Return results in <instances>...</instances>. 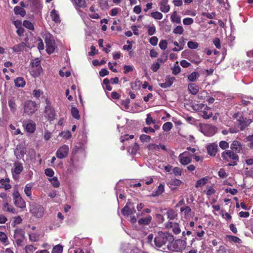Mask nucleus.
Masks as SVG:
<instances>
[{"label":"nucleus","instance_id":"obj_62","mask_svg":"<svg viewBox=\"0 0 253 253\" xmlns=\"http://www.w3.org/2000/svg\"><path fill=\"white\" fill-rule=\"evenodd\" d=\"M99 3L102 9L108 8V3L106 0H100Z\"/></svg>","mask_w":253,"mask_h":253},{"label":"nucleus","instance_id":"obj_32","mask_svg":"<svg viewBox=\"0 0 253 253\" xmlns=\"http://www.w3.org/2000/svg\"><path fill=\"white\" fill-rule=\"evenodd\" d=\"M178 64V62H176L172 68V74L175 75L178 74L181 71V68Z\"/></svg>","mask_w":253,"mask_h":253},{"label":"nucleus","instance_id":"obj_24","mask_svg":"<svg viewBox=\"0 0 253 253\" xmlns=\"http://www.w3.org/2000/svg\"><path fill=\"white\" fill-rule=\"evenodd\" d=\"M25 129L29 133H33L36 129V124L34 123H30L25 126Z\"/></svg>","mask_w":253,"mask_h":253},{"label":"nucleus","instance_id":"obj_7","mask_svg":"<svg viewBox=\"0 0 253 253\" xmlns=\"http://www.w3.org/2000/svg\"><path fill=\"white\" fill-rule=\"evenodd\" d=\"M30 211L36 217L41 218L43 215L44 209L41 205L33 204L31 206Z\"/></svg>","mask_w":253,"mask_h":253},{"label":"nucleus","instance_id":"obj_25","mask_svg":"<svg viewBox=\"0 0 253 253\" xmlns=\"http://www.w3.org/2000/svg\"><path fill=\"white\" fill-rule=\"evenodd\" d=\"M200 74L197 72H193L188 76V80L191 82H194L199 77Z\"/></svg>","mask_w":253,"mask_h":253},{"label":"nucleus","instance_id":"obj_16","mask_svg":"<svg viewBox=\"0 0 253 253\" xmlns=\"http://www.w3.org/2000/svg\"><path fill=\"white\" fill-rule=\"evenodd\" d=\"M207 149L209 155L214 156L217 152V145L214 143L211 144L207 146Z\"/></svg>","mask_w":253,"mask_h":253},{"label":"nucleus","instance_id":"obj_15","mask_svg":"<svg viewBox=\"0 0 253 253\" xmlns=\"http://www.w3.org/2000/svg\"><path fill=\"white\" fill-rule=\"evenodd\" d=\"M239 122V126L241 130L244 129L247 126H249L252 122V120L242 118L238 120Z\"/></svg>","mask_w":253,"mask_h":253},{"label":"nucleus","instance_id":"obj_5","mask_svg":"<svg viewBox=\"0 0 253 253\" xmlns=\"http://www.w3.org/2000/svg\"><path fill=\"white\" fill-rule=\"evenodd\" d=\"M23 108L24 113L31 115L37 110L38 106L35 102L28 100L24 102Z\"/></svg>","mask_w":253,"mask_h":253},{"label":"nucleus","instance_id":"obj_17","mask_svg":"<svg viewBox=\"0 0 253 253\" xmlns=\"http://www.w3.org/2000/svg\"><path fill=\"white\" fill-rule=\"evenodd\" d=\"M152 217L151 215H147L146 217L140 218L138 220V223L140 225H148L152 221Z\"/></svg>","mask_w":253,"mask_h":253},{"label":"nucleus","instance_id":"obj_60","mask_svg":"<svg viewBox=\"0 0 253 253\" xmlns=\"http://www.w3.org/2000/svg\"><path fill=\"white\" fill-rule=\"evenodd\" d=\"M218 173L219 176L221 178H225L227 176V174L223 169H220Z\"/></svg>","mask_w":253,"mask_h":253},{"label":"nucleus","instance_id":"obj_56","mask_svg":"<svg viewBox=\"0 0 253 253\" xmlns=\"http://www.w3.org/2000/svg\"><path fill=\"white\" fill-rule=\"evenodd\" d=\"M201 115L204 119H208L211 117L212 114L211 112H208L206 111H203L201 113Z\"/></svg>","mask_w":253,"mask_h":253},{"label":"nucleus","instance_id":"obj_1","mask_svg":"<svg viewBox=\"0 0 253 253\" xmlns=\"http://www.w3.org/2000/svg\"><path fill=\"white\" fill-rule=\"evenodd\" d=\"M173 236L169 233L159 232L154 239V242L156 247L160 248L167 243H170L173 241Z\"/></svg>","mask_w":253,"mask_h":253},{"label":"nucleus","instance_id":"obj_47","mask_svg":"<svg viewBox=\"0 0 253 253\" xmlns=\"http://www.w3.org/2000/svg\"><path fill=\"white\" fill-rule=\"evenodd\" d=\"M44 173L49 178H51L53 177L54 172L51 169L47 168L44 170Z\"/></svg>","mask_w":253,"mask_h":253},{"label":"nucleus","instance_id":"obj_28","mask_svg":"<svg viewBox=\"0 0 253 253\" xmlns=\"http://www.w3.org/2000/svg\"><path fill=\"white\" fill-rule=\"evenodd\" d=\"M191 211V208L189 206L182 207L180 209V211L183 213L186 218H187L189 216Z\"/></svg>","mask_w":253,"mask_h":253},{"label":"nucleus","instance_id":"obj_39","mask_svg":"<svg viewBox=\"0 0 253 253\" xmlns=\"http://www.w3.org/2000/svg\"><path fill=\"white\" fill-rule=\"evenodd\" d=\"M148 34L149 36H152L156 33V28L154 24L152 25L147 26Z\"/></svg>","mask_w":253,"mask_h":253},{"label":"nucleus","instance_id":"obj_23","mask_svg":"<svg viewBox=\"0 0 253 253\" xmlns=\"http://www.w3.org/2000/svg\"><path fill=\"white\" fill-rule=\"evenodd\" d=\"M171 21L173 23L179 24L181 23V18L177 15L176 11H174L170 16Z\"/></svg>","mask_w":253,"mask_h":253},{"label":"nucleus","instance_id":"obj_20","mask_svg":"<svg viewBox=\"0 0 253 253\" xmlns=\"http://www.w3.org/2000/svg\"><path fill=\"white\" fill-rule=\"evenodd\" d=\"M130 205H131V203L128 202L126 203V205L123 209L122 213L124 215L128 216L129 215H130L132 214V210L130 207Z\"/></svg>","mask_w":253,"mask_h":253},{"label":"nucleus","instance_id":"obj_12","mask_svg":"<svg viewBox=\"0 0 253 253\" xmlns=\"http://www.w3.org/2000/svg\"><path fill=\"white\" fill-rule=\"evenodd\" d=\"M166 227L168 228H171L172 231L175 234H178L180 233L181 230L178 223L173 222H168L166 223Z\"/></svg>","mask_w":253,"mask_h":253},{"label":"nucleus","instance_id":"obj_64","mask_svg":"<svg viewBox=\"0 0 253 253\" xmlns=\"http://www.w3.org/2000/svg\"><path fill=\"white\" fill-rule=\"evenodd\" d=\"M42 93L43 92L40 90L35 89L33 91V95L37 98H38Z\"/></svg>","mask_w":253,"mask_h":253},{"label":"nucleus","instance_id":"obj_30","mask_svg":"<svg viewBox=\"0 0 253 253\" xmlns=\"http://www.w3.org/2000/svg\"><path fill=\"white\" fill-rule=\"evenodd\" d=\"M148 150L153 152L159 151V145L155 144H150L147 147Z\"/></svg>","mask_w":253,"mask_h":253},{"label":"nucleus","instance_id":"obj_44","mask_svg":"<svg viewBox=\"0 0 253 253\" xmlns=\"http://www.w3.org/2000/svg\"><path fill=\"white\" fill-rule=\"evenodd\" d=\"M25 85V81L23 78H17V87H23Z\"/></svg>","mask_w":253,"mask_h":253},{"label":"nucleus","instance_id":"obj_61","mask_svg":"<svg viewBox=\"0 0 253 253\" xmlns=\"http://www.w3.org/2000/svg\"><path fill=\"white\" fill-rule=\"evenodd\" d=\"M149 42L152 45L155 46L157 44L158 39L157 37L154 36L150 38Z\"/></svg>","mask_w":253,"mask_h":253},{"label":"nucleus","instance_id":"obj_33","mask_svg":"<svg viewBox=\"0 0 253 253\" xmlns=\"http://www.w3.org/2000/svg\"><path fill=\"white\" fill-rule=\"evenodd\" d=\"M8 105L11 110L14 112L15 111V99L14 97H12L8 101Z\"/></svg>","mask_w":253,"mask_h":253},{"label":"nucleus","instance_id":"obj_50","mask_svg":"<svg viewBox=\"0 0 253 253\" xmlns=\"http://www.w3.org/2000/svg\"><path fill=\"white\" fill-rule=\"evenodd\" d=\"M139 138L142 142H149L151 140V137L146 134L141 135Z\"/></svg>","mask_w":253,"mask_h":253},{"label":"nucleus","instance_id":"obj_57","mask_svg":"<svg viewBox=\"0 0 253 253\" xmlns=\"http://www.w3.org/2000/svg\"><path fill=\"white\" fill-rule=\"evenodd\" d=\"M167 42L165 40H161L159 43V46L163 50H165L167 48Z\"/></svg>","mask_w":253,"mask_h":253},{"label":"nucleus","instance_id":"obj_41","mask_svg":"<svg viewBox=\"0 0 253 253\" xmlns=\"http://www.w3.org/2000/svg\"><path fill=\"white\" fill-rule=\"evenodd\" d=\"M172 127V124L171 122L165 123L163 126V129L165 131H168L171 129Z\"/></svg>","mask_w":253,"mask_h":253},{"label":"nucleus","instance_id":"obj_6","mask_svg":"<svg viewBox=\"0 0 253 253\" xmlns=\"http://www.w3.org/2000/svg\"><path fill=\"white\" fill-rule=\"evenodd\" d=\"M44 40L46 43V51L48 54L53 53L55 49V43L52 39L50 34H47L44 35Z\"/></svg>","mask_w":253,"mask_h":253},{"label":"nucleus","instance_id":"obj_42","mask_svg":"<svg viewBox=\"0 0 253 253\" xmlns=\"http://www.w3.org/2000/svg\"><path fill=\"white\" fill-rule=\"evenodd\" d=\"M23 26L29 30H33L34 28L33 23L28 20L23 21Z\"/></svg>","mask_w":253,"mask_h":253},{"label":"nucleus","instance_id":"obj_49","mask_svg":"<svg viewBox=\"0 0 253 253\" xmlns=\"http://www.w3.org/2000/svg\"><path fill=\"white\" fill-rule=\"evenodd\" d=\"M172 171L176 176H180L182 174V169L179 167H174L172 169Z\"/></svg>","mask_w":253,"mask_h":253},{"label":"nucleus","instance_id":"obj_48","mask_svg":"<svg viewBox=\"0 0 253 253\" xmlns=\"http://www.w3.org/2000/svg\"><path fill=\"white\" fill-rule=\"evenodd\" d=\"M25 249L26 253H33L37 248L32 245H28L25 247Z\"/></svg>","mask_w":253,"mask_h":253},{"label":"nucleus","instance_id":"obj_21","mask_svg":"<svg viewBox=\"0 0 253 253\" xmlns=\"http://www.w3.org/2000/svg\"><path fill=\"white\" fill-rule=\"evenodd\" d=\"M20 6H17V15L19 14L22 17H24L26 15V11L24 9V7L26 6V4L23 1L20 3Z\"/></svg>","mask_w":253,"mask_h":253},{"label":"nucleus","instance_id":"obj_58","mask_svg":"<svg viewBox=\"0 0 253 253\" xmlns=\"http://www.w3.org/2000/svg\"><path fill=\"white\" fill-rule=\"evenodd\" d=\"M134 138L133 135H126L125 136H122L121 137V141L122 142H124L125 141H126L129 140V139H133Z\"/></svg>","mask_w":253,"mask_h":253},{"label":"nucleus","instance_id":"obj_52","mask_svg":"<svg viewBox=\"0 0 253 253\" xmlns=\"http://www.w3.org/2000/svg\"><path fill=\"white\" fill-rule=\"evenodd\" d=\"M227 238L229 240L232 241L234 243H240L241 241V239L237 237L234 236H227Z\"/></svg>","mask_w":253,"mask_h":253},{"label":"nucleus","instance_id":"obj_59","mask_svg":"<svg viewBox=\"0 0 253 253\" xmlns=\"http://www.w3.org/2000/svg\"><path fill=\"white\" fill-rule=\"evenodd\" d=\"M3 209L4 211L12 212H14V211L15 210L14 208H11V207H10L9 205L7 203L4 204Z\"/></svg>","mask_w":253,"mask_h":253},{"label":"nucleus","instance_id":"obj_53","mask_svg":"<svg viewBox=\"0 0 253 253\" xmlns=\"http://www.w3.org/2000/svg\"><path fill=\"white\" fill-rule=\"evenodd\" d=\"M175 80L174 77H171L169 76H168L166 78V82L167 84V85L170 86L173 83L174 80Z\"/></svg>","mask_w":253,"mask_h":253},{"label":"nucleus","instance_id":"obj_18","mask_svg":"<svg viewBox=\"0 0 253 253\" xmlns=\"http://www.w3.org/2000/svg\"><path fill=\"white\" fill-rule=\"evenodd\" d=\"M17 207H19L21 209L22 211L26 209V203L24 200L20 196L19 194L17 192Z\"/></svg>","mask_w":253,"mask_h":253},{"label":"nucleus","instance_id":"obj_4","mask_svg":"<svg viewBox=\"0 0 253 253\" xmlns=\"http://www.w3.org/2000/svg\"><path fill=\"white\" fill-rule=\"evenodd\" d=\"M40 63L41 61L39 58H36L31 62V74L34 77H38L42 71Z\"/></svg>","mask_w":253,"mask_h":253},{"label":"nucleus","instance_id":"obj_19","mask_svg":"<svg viewBox=\"0 0 253 253\" xmlns=\"http://www.w3.org/2000/svg\"><path fill=\"white\" fill-rule=\"evenodd\" d=\"M188 88L189 92L193 95H196L199 90L198 85L194 83L188 84Z\"/></svg>","mask_w":253,"mask_h":253},{"label":"nucleus","instance_id":"obj_55","mask_svg":"<svg viewBox=\"0 0 253 253\" xmlns=\"http://www.w3.org/2000/svg\"><path fill=\"white\" fill-rule=\"evenodd\" d=\"M30 240L31 241L35 242L39 238V235L36 233H31L29 235Z\"/></svg>","mask_w":253,"mask_h":253},{"label":"nucleus","instance_id":"obj_11","mask_svg":"<svg viewBox=\"0 0 253 253\" xmlns=\"http://www.w3.org/2000/svg\"><path fill=\"white\" fill-rule=\"evenodd\" d=\"M169 0H158L160 10L164 13H168L170 10V6L168 3Z\"/></svg>","mask_w":253,"mask_h":253},{"label":"nucleus","instance_id":"obj_54","mask_svg":"<svg viewBox=\"0 0 253 253\" xmlns=\"http://www.w3.org/2000/svg\"><path fill=\"white\" fill-rule=\"evenodd\" d=\"M219 145L222 149H225L229 147V144L226 141H221L219 142Z\"/></svg>","mask_w":253,"mask_h":253},{"label":"nucleus","instance_id":"obj_37","mask_svg":"<svg viewBox=\"0 0 253 253\" xmlns=\"http://www.w3.org/2000/svg\"><path fill=\"white\" fill-rule=\"evenodd\" d=\"M63 247L60 245H57L53 247L52 253H62Z\"/></svg>","mask_w":253,"mask_h":253},{"label":"nucleus","instance_id":"obj_14","mask_svg":"<svg viewBox=\"0 0 253 253\" xmlns=\"http://www.w3.org/2000/svg\"><path fill=\"white\" fill-rule=\"evenodd\" d=\"M182 181L178 179L173 178L171 179L169 182L168 185L171 190H174L176 189L177 186L180 185Z\"/></svg>","mask_w":253,"mask_h":253},{"label":"nucleus","instance_id":"obj_2","mask_svg":"<svg viewBox=\"0 0 253 253\" xmlns=\"http://www.w3.org/2000/svg\"><path fill=\"white\" fill-rule=\"evenodd\" d=\"M221 157L224 160L230 162L228 164L230 166H236L239 161L238 156L230 150H227L222 152Z\"/></svg>","mask_w":253,"mask_h":253},{"label":"nucleus","instance_id":"obj_8","mask_svg":"<svg viewBox=\"0 0 253 253\" xmlns=\"http://www.w3.org/2000/svg\"><path fill=\"white\" fill-rule=\"evenodd\" d=\"M192 155L187 151L180 154L178 156L179 163L183 166L188 165L192 161Z\"/></svg>","mask_w":253,"mask_h":253},{"label":"nucleus","instance_id":"obj_36","mask_svg":"<svg viewBox=\"0 0 253 253\" xmlns=\"http://www.w3.org/2000/svg\"><path fill=\"white\" fill-rule=\"evenodd\" d=\"M71 114L72 116L76 119H80V115L79 113L78 110L75 108V107H72L71 108Z\"/></svg>","mask_w":253,"mask_h":253},{"label":"nucleus","instance_id":"obj_43","mask_svg":"<svg viewBox=\"0 0 253 253\" xmlns=\"http://www.w3.org/2000/svg\"><path fill=\"white\" fill-rule=\"evenodd\" d=\"M183 31V28L181 26H177L173 30V33L179 35H181Z\"/></svg>","mask_w":253,"mask_h":253},{"label":"nucleus","instance_id":"obj_27","mask_svg":"<svg viewBox=\"0 0 253 253\" xmlns=\"http://www.w3.org/2000/svg\"><path fill=\"white\" fill-rule=\"evenodd\" d=\"M48 180L50 182L53 186L55 188L58 187L60 185V182L57 177L56 176L48 178Z\"/></svg>","mask_w":253,"mask_h":253},{"label":"nucleus","instance_id":"obj_3","mask_svg":"<svg viewBox=\"0 0 253 253\" xmlns=\"http://www.w3.org/2000/svg\"><path fill=\"white\" fill-rule=\"evenodd\" d=\"M46 105L43 113L44 117L49 121H53L55 117L56 113L54 108L51 106L50 102L46 99Z\"/></svg>","mask_w":253,"mask_h":253},{"label":"nucleus","instance_id":"obj_35","mask_svg":"<svg viewBox=\"0 0 253 253\" xmlns=\"http://www.w3.org/2000/svg\"><path fill=\"white\" fill-rule=\"evenodd\" d=\"M165 190V186L163 184H160L157 190L155 192V196H159L161 195L164 192Z\"/></svg>","mask_w":253,"mask_h":253},{"label":"nucleus","instance_id":"obj_31","mask_svg":"<svg viewBox=\"0 0 253 253\" xmlns=\"http://www.w3.org/2000/svg\"><path fill=\"white\" fill-rule=\"evenodd\" d=\"M151 16L156 20H161L163 17L162 13L159 11L152 12Z\"/></svg>","mask_w":253,"mask_h":253},{"label":"nucleus","instance_id":"obj_45","mask_svg":"<svg viewBox=\"0 0 253 253\" xmlns=\"http://www.w3.org/2000/svg\"><path fill=\"white\" fill-rule=\"evenodd\" d=\"M76 5L80 7H84L85 6L84 0H72Z\"/></svg>","mask_w":253,"mask_h":253},{"label":"nucleus","instance_id":"obj_51","mask_svg":"<svg viewBox=\"0 0 253 253\" xmlns=\"http://www.w3.org/2000/svg\"><path fill=\"white\" fill-rule=\"evenodd\" d=\"M194 20L191 18H185L183 20V23L185 25H190L193 24Z\"/></svg>","mask_w":253,"mask_h":253},{"label":"nucleus","instance_id":"obj_29","mask_svg":"<svg viewBox=\"0 0 253 253\" xmlns=\"http://www.w3.org/2000/svg\"><path fill=\"white\" fill-rule=\"evenodd\" d=\"M33 188V184L28 183L26 184L24 189V192L28 197H30L31 195V190Z\"/></svg>","mask_w":253,"mask_h":253},{"label":"nucleus","instance_id":"obj_46","mask_svg":"<svg viewBox=\"0 0 253 253\" xmlns=\"http://www.w3.org/2000/svg\"><path fill=\"white\" fill-rule=\"evenodd\" d=\"M188 47L191 49H196L198 47L199 44L197 42L189 41L187 43Z\"/></svg>","mask_w":253,"mask_h":253},{"label":"nucleus","instance_id":"obj_22","mask_svg":"<svg viewBox=\"0 0 253 253\" xmlns=\"http://www.w3.org/2000/svg\"><path fill=\"white\" fill-rule=\"evenodd\" d=\"M50 16L52 20L55 23H60V19L59 13L55 9L52 10L50 12Z\"/></svg>","mask_w":253,"mask_h":253},{"label":"nucleus","instance_id":"obj_63","mask_svg":"<svg viewBox=\"0 0 253 253\" xmlns=\"http://www.w3.org/2000/svg\"><path fill=\"white\" fill-rule=\"evenodd\" d=\"M124 69H125V73L127 74L128 72H130L132 71H133V67L131 65H125L124 66Z\"/></svg>","mask_w":253,"mask_h":253},{"label":"nucleus","instance_id":"obj_38","mask_svg":"<svg viewBox=\"0 0 253 253\" xmlns=\"http://www.w3.org/2000/svg\"><path fill=\"white\" fill-rule=\"evenodd\" d=\"M168 218L169 219H174L177 216V214L173 210L169 211L167 213Z\"/></svg>","mask_w":253,"mask_h":253},{"label":"nucleus","instance_id":"obj_13","mask_svg":"<svg viewBox=\"0 0 253 253\" xmlns=\"http://www.w3.org/2000/svg\"><path fill=\"white\" fill-rule=\"evenodd\" d=\"M230 148L232 151H235L236 153H240L242 149V145L239 141L234 140L231 144Z\"/></svg>","mask_w":253,"mask_h":253},{"label":"nucleus","instance_id":"obj_9","mask_svg":"<svg viewBox=\"0 0 253 253\" xmlns=\"http://www.w3.org/2000/svg\"><path fill=\"white\" fill-rule=\"evenodd\" d=\"M170 250L173 252H179L185 248V243L181 240H178L174 242H170Z\"/></svg>","mask_w":253,"mask_h":253},{"label":"nucleus","instance_id":"obj_34","mask_svg":"<svg viewBox=\"0 0 253 253\" xmlns=\"http://www.w3.org/2000/svg\"><path fill=\"white\" fill-rule=\"evenodd\" d=\"M59 135L66 140L69 139L72 136L71 133L69 131H62L59 133Z\"/></svg>","mask_w":253,"mask_h":253},{"label":"nucleus","instance_id":"obj_40","mask_svg":"<svg viewBox=\"0 0 253 253\" xmlns=\"http://www.w3.org/2000/svg\"><path fill=\"white\" fill-rule=\"evenodd\" d=\"M146 123L148 125H150L152 124H154L156 123V121L153 119L150 114H148L147 115V118L146 119Z\"/></svg>","mask_w":253,"mask_h":253},{"label":"nucleus","instance_id":"obj_26","mask_svg":"<svg viewBox=\"0 0 253 253\" xmlns=\"http://www.w3.org/2000/svg\"><path fill=\"white\" fill-rule=\"evenodd\" d=\"M208 182V179L207 177H203L199 179L195 184V187L196 188L200 187L205 185Z\"/></svg>","mask_w":253,"mask_h":253},{"label":"nucleus","instance_id":"obj_10","mask_svg":"<svg viewBox=\"0 0 253 253\" xmlns=\"http://www.w3.org/2000/svg\"><path fill=\"white\" fill-rule=\"evenodd\" d=\"M69 148L67 145H63L60 146L56 152V156L59 159L66 158L69 153Z\"/></svg>","mask_w":253,"mask_h":253}]
</instances>
